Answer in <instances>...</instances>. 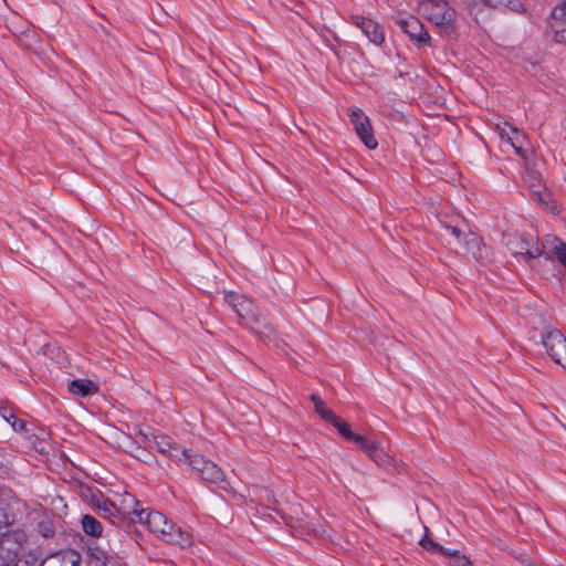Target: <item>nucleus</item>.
I'll list each match as a JSON object with an SVG mask.
<instances>
[{"label": "nucleus", "instance_id": "f257e3e1", "mask_svg": "<svg viewBox=\"0 0 566 566\" xmlns=\"http://www.w3.org/2000/svg\"><path fill=\"white\" fill-rule=\"evenodd\" d=\"M138 522L145 525L151 533L167 543L187 546L190 545L189 533L176 527L175 524L157 511L140 510Z\"/></svg>", "mask_w": 566, "mask_h": 566}, {"label": "nucleus", "instance_id": "f03ea898", "mask_svg": "<svg viewBox=\"0 0 566 566\" xmlns=\"http://www.w3.org/2000/svg\"><path fill=\"white\" fill-rule=\"evenodd\" d=\"M8 509V505L0 506V511L7 518V524L0 530V547L7 558L17 563L30 553L25 551L28 535L22 528H11L14 523V516L9 514Z\"/></svg>", "mask_w": 566, "mask_h": 566}, {"label": "nucleus", "instance_id": "7ed1b4c3", "mask_svg": "<svg viewBox=\"0 0 566 566\" xmlns=\"http://www.w3.org/2000/svg\"><path fill=\"white\" fill-rule=\"evenodd\" d=\"M440 224L453 238V241H460V238H463V255L471 256L476 261H481L488 256V249L481 238L472 232L465 224L460 227L459 224H450L446 221H440Z\"/></svg>", "mask_w": 566, "mask_h": 566}, {"label": "nucleus", "instance_id": "20e7f679", "mask_svg": "<svg viewBox=\"0 0 566 566\" xmlns=\"http://www.w3.org/2000/svg\"><path fill=\"white\" fill-rule=\"evenodd\" d=\"M419 13L446 32L453 30L455 10L446 0H424L419 3Z\"/></svg>", "mask_w": 566, "mask_h": 566}, {"label": "nucleus", "instance_id": "39448f33", "mask_svg": "<svg viewBox=\"0 0 566 566\" xmlns=\"http://www.w3.org/2000/svg\"><path fill=\"white\" fill-rule=\"evenodd\" d=\"M189 467L197 473V475L209 483H223L221 489L229 492L233 496L237 495L234 490L228 482L224 481L223 471L212 461L199 454H190L185 459Z\"/></svg>", "mask_w": 566, "mask_h": 566}, {"label": "nucleus", "instance_id": "423d86ee", "mask_svg": "<svg viewBox=\"0 0 566 566\" xmlns=\"http://www.w3.org/2000/svg\"><path fill=\"white\" fill-rule=\"evenodd\" d=\"M81 556L75 551L56 553L44 558L40 564L33 553H29L13 566H78Z\"/></svg>", "mask_w": 566, "mask_h": 566}, {"label": "nucleus", "instance_id": "0eeeda50", "mask_svg": "<svg viewBox=\"0 0 566 566\" xmlns=\"http://www.w3.org/2000/svg\"><path fill=\"white\" fill-rule=\"evenodd\" d=\"M224 302L233 308L239 318L247 322V324L260 323L262 315L258 312L254 303L244 295L234 292L224 294Z\"/></svg>", "mask_w": 566, "mask_h": 566}, {"label": "nucleus", "instance_id": "6e6552de", "mask_svg": "<svg viewBox=\"0 0 566 566\" xmlns=\"http://www.w3.org/2000/svg\"><path fill=\"white\" fill-rule=\"evenodd\" d=\"M534 248L539 252L537 259L543 258L546 262H552L555 256L566 269V244L557 237L547 234L541 241H534Z\"/></svg>", "mask_w": 566, "mask_h": 566}, {"label": "nucleus", "instance_id": "1a4fd4ad", "mask_svg": "<svg viewBox=\"0 0 566 566\" xmlns=\"http://www.w3.org/2000/svg\"><path fill=\"white\" fill-rule=\"evenodd\" d=\"M542 343L548 356L558 365L566 368V337L558 329H547L542 335Z\"/></svg>", "mask_w": 566, "mask_h": 566}, {"label": "nucleus", "instance_id": "9d476101", "mask_svg": "<svg viewBox=\"0 0 566 566\" xmlns=\"http://www.w3.org/2000/svg\"><path fill=\"white\" fill-rule=\"evenodd\" d=\"M503 240L505 247L513 255H520L525 261L537 259L539 252L534 248L533 239L517 233H505Z\"/></svg>", "mask_w": 566, "mask_h": 566}, {"label": "nucleus", "instance_id": "9b49d317", "mask_svg": "<svg viewBox=\"0 0 566 566\" xmlns=\"http://www.w3.org/2000/svg\"><path fill=\"white\" fill-rule=\"evenodd\" d=\"M421 547L429 553L441 554L449 559L450 566H474L471 559L458 549L446 548L431 539L428 535L419 542Z\"/></svg>", "mask_w": 566, "mask_h": 566}, {"label": "nucleus", "instance_id": "f8f14e48", "mask_svg": "<svg viewBox=\"0 0 566 566\" xmlns=\"http://www.w3.org/2000/svg\"><path fill=\"white\" fill-rule=\"evenodd\" d=\"M350 123L364 145L369 149H375L378 145L373 134V128L369 118L364 114L360 108L352 109L349 113Z\"/></svg>", "mask_w": 566, "mask_h": 566}, {"label": "nucleus", "instance_id": "ddd939ff", "mask_svg": "<svg viewBox=\"0 0 566 566\" xmlns=\"http://www.w3.org/2000/svg\"><path fill=\"white\" fill-rule=\"evenodd\" d=\"M396 22L403 31V33H406L410 40L417 44L420 45L422 43H427L430 40L429 33L418 18L409 15L407 18L398 19Z\"/></svg>", "mask_w": 566, "mask_h": 566}, {"label": "nucleus", "instance_id": "4468645a", "mask_svg": "<svg viewBox=\"0 0 566 566\" xmlns=\"http://www.w3.org/2000/svg\"><path fill=\"white\" fill-rule=\"evenodd\" d=\"M153 443L156 449L161 453L169 454L170 458L177 461H185L189 451L181 449L172 441L170 437L164 433H151Z\"/></svg>", "mask_w": 566, "mask_h": 566}, {"label": "nucleus", "instance_id": "2eb2a0df", "mask_svg": "<svg viewBox=\"0 0 566 566\" xmlns=\"http://www.w3.org/2000/svg\"><path fill=\"white\" fill-rule=\"evenodd\" d=\"M352 22L358 27L365 35L375 44H381L385 40L384 28L371 19L353 14Z\"/></svg>", "mask_w": 566, "mask_h": 566}, {"label": "nucleus", "instance_id": "dca6fc26", "mask_svg": "<svg viewBox=\"0 0 566 566\" xmlns=\"http://www.w3.org/2000/svg\"><path fill=\"white\" fill-rule=\"evenodd\" d=\"M360 449L380 468L394 465V459L389 455L377 441L364 438V442L359 444Z\"/></svg>", "mask_w": 566, "mask_h": 566}, {"label": "nucleus", "instance_id": "f3484780", "mask_svg": "<svg viewBox=\"0 0 566 566\" xmlns=\"http://www.w3.org/2000/svg\"><path fill=\"white\" fill-rule=\"evenodd\" d=\"M551 27L554 30V40L566 42V1L556 6L552 11Z\"/></svg>", "mask_w": 566, "mask_h": 566}, {"label": "nucleus", "instance_id": "a211bd4d", "mask_svg": "<svg viewBox=\"0 0 566 566\" xmlns=\"http://www.w3.org/2000/svg\"><path fill=\"white\" fill-rule=\"evenodd\" d=\"M94 505L103 513V517L112 522V524H119L118 505L109 499L99 496L93 499Z\"/></svg>", "mask_w": 566, "mask_h": 566}, {"label": "nucleus", "instance_id": "6ab92c4d", "mask_svg": "<svg viewBox=\"0 0 566 566\" xmlns=\"http://www.w3.org/2000/svg\"><path fill=\"white\" fill-rule=\"evenodd\" d=\"M139 502L135 499L134 495L126 493L123 496L120 504L118 505V514L120 522L129 518L134 521L133 516L138 518L139 511L138 510Z\"/></svg>", "mask_w": 566, "mask_h": 566}, {"label": "nucleus", "instance_id": "aec40b11", "mask_svg": "<svg viewBox=\"0 0 566 566\" xmlns=\"http://www.w3.org/2000/svg\"><path fill=\"white\" fill-rule=\"evenodd\" d=\"M69 390L82 397L94 395L98 391V386L88 379H75L69 385Z\"/></svg>", "mask_w": 566, "mask_h": 566}, {"label": "nucleus", "instance_id": "412c9836", "mask_svg": "<svg viewBox=\"0 0 566 566\" xmlns=\"http://www.w3.org/2000/svg\"><path fill=\"white\" fill-rule=\"evenodd\" d=\"M329 423L333 424L337 429L338 433L347 441L355 442L358 446L364 442L365 437L354 433L350 430L349 424L338 416H335Z\"/></svg>", "mask_w": 566, "mask_h": 566}, {"label": "nucleus", "instance_id": "4be33fe9", "mask_svg": "<svg viewBox=\"0 0 566 566\" xmlns=\"http://www.w3.org/2000/svg\"><path fill=\"white\" fill-rule=\"evenodd\" d=\"M524 182L532 190L533 198L538 202H543L544 197L542 191V178L539 174L533 170H527L524 176Z\"/></svg>", "mask_w": 566, "mask_h": 566}, {"label": "nucleus", "instance_id": "5701e85b", "mask_svg": "<svg viewBox=\"0 0 566 566\" xmlns=\"http://www.w3.org/2000/svg\"><path fill=\"white\" fill-rule=\"evenodd\" d=\"M82 531L94 538H98L102 536L103 526L102 523L94 516L90 514H85L81 518Z\"/></svg>", "mask_w": 566, "mask_h": 566}, {"label": "nucleus", "instance_id": "b1692460", "mask_svg": "<svg viewBox=\"0 0 566 566\" xmlns=\"http://www.w3.org/2000/svg\"><path fill=\"white\" fill-rule=\"evenodd\" d=\"M310 399L314 405L315 412L318 413L323 420L329 423L336 415L326 406L325 401L317 395H311Z\"/></svg>", "mask_w": 566, "mask_h": 566}, {"label": "nucleus", "instance_id": "393cba45", "mask_svg": "<svg viewBox=\"0 0 566 566\" xmlns=\"http://www.w3.org/2000/svg\"><path fill=\"white\" fill-rule=\"evenodd\" d=\"M109 555L111 554H108L105 549H103L102 547H99L96 544L90 545L87 547L88 562L93 566H102V565H104L105 560L107 559V557Z\"/></svg>", "mask_w": 566, "mask_h": 566}, {"label": "nucleus", "instance_id": "a878e982", "mask_svg": "<svg viewBox=\"0 0 566 566\" xmlns=\"http://www.w3.org/2000/svg\"><path fill=\"white\" fill-rule=\"evenodd\" d=\"M509 129H510V133H506L505 130H503V133L501 134V136L503 137L504 134L507 136V142L511 144V146L515 149V151L521 155L522 157H525V153L522 148V145L520 143V137H524L523 135H521L518 133L517 129L513 128L512 126H509Z\"/></svg>", "mask_w": 566, "mask_h": 566}, {"label": "nucleus", "instance_id": "bb28decb", "mask_svg": "<svg viewBox=\"0 0 566 566\" xmlns=\"http://www.w3.org/2000/svg\"><path fill=\"white\" fill-rule=\"evenodd\" d=\"M490 7H506L512 11L522 12L524 10L523 4L518 0H483Z\"/></svg>", "mask_w": 566, "mask_h": 566}, {"label": "nucleus", "instance_id": "cd10ccee", "mask_svg": "<svg viewBox=\"0 0 566 566\" xmlns=\"http://www.w3.org/2000/svg\"><path fill=\"white\" fill-rule=\"evenodd\" d=\"M38 531L45 538L52 537L55 534L53 524L50 521H41L38 525Z\"/></svg>", "mask_w": 566, "mask_h": 566}, {"label": "nucleus", "instance_id": "c85d7f7f", "mask_svg": "<svg viewBox=\"0 0 566 566\" xmlns=\"http://www.w3.org/2000/svg\"><path fill=\"white\" fill-rule=\"evenodd\" d=\"M8 421L11 423L12 428L15 431H19V432L24 431L25 422L23 420L19 419L18 417H15L14 415H10Z\"/></svg>", "mask_w": 566, "mask_h": 566}, {"label": "nucleus", "instance_id": "c756f323", "mask_svg": "<svg viewBox=\"0 0 566 566\" xmlns=\"http://www.w3.org/2000/svg\"><path fill=\"white\" fill-rule=\"evenodd\" d=\"M102 566H125V564L118 557L109 555Z\"/></svg>", "mask_w": 566, "mask_h": 566}, {"label": "nucleus", "instance_id": "7c9ffc66", "mask_svg": "<svg viewBox=\"0 0 566 566\" xmlns=\"http://www.w3.org/2000/svg\"><path fill=\"white\" fill-rule=\"evenodd\" d=\"M151 433L154 432L144 431L142 429L138 430V434L140 436L144 443H153Z\"/></svg>", "mask_w": 566, "mask_h": 566}, {"label": "nucleus", "instance_id": "2f4dec72", "mask_svg": "<svg viewBox=\"0 0 566 566\" xmlns=\"http://www.w3.org/2000/svg\"><path fill=\"white\" fill-rule=\"evenodd\" d=\"M453 243L460 249L459 252L462 254L463 238H460V241H453Z\"/></svg>", "mask_w": 566, "mask_h": 566}, {"label": "nucleus", "instance_id": "473e14b6", "mask_svg": "<svg viewBox=\"0 0 566 566\" xmlns=\"http://www.w3.org/2000/svg\"><path fill=\"white\" fill-rule=\"evenodd\" d=\"M6 505L4 503H1L0 506Z\"/></svg>", "mask_w": 566, "mask_h": 566}]
</instances>
